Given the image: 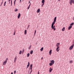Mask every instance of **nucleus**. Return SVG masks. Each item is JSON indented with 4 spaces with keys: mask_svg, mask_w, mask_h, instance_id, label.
<instances>
[{
    "mask_svg": "<svg viewBox=\"0 0 74 74\" xmlns=\"http://www.w3.org/2000/svg\"><path fill=\"white\" fill-rule=\"evenodd\" d=\"M52 54V50H50L49 51V54L51 55Z\"/></svg>",
    "mask_w": 74,
    "mask_h": 74,
    "instance_id": "obj_10",
    "label": "nucleus"
},
{
    "mask_svg": "<svg viewBox=\"0 0 74 74\" xmlns=\"http://www.w3.org/2000/svg\"><path fill=\"white\" fill-rule=\"evenodd\" d=\"M29 56H30V54L29 53H28L27 54V57H29Z\"/></svg>",
    "mask_w": 74,
    "mask_h": 74,
    "instance_id": "obj_20",
    "label": "nucleus"
},
{
    "mask_svg": "<svg viewBox=\"0 0 74 74\" xmlns=\"http://www.w3.org/2000/svg\"><path fill=\"white\" fill-rule=\"evenodd\" d=\"M43 49H44V48L42 47L40 49V51H42V50H43Z\"/></svg>",
    "mask_w": 74,
    "mask_h": 74,
    "instance_id": "obj_22",
    "label": "nucleus"
},
{
    "mask_svg": "<svg viewBox=\"0 0 74 74\" xmlns=\"http://www.w3.org/2000/svg\"><path fill=\"white\" fill-rule=\"evenodd\" d=\"M70 63H73V61H72V60H70Z\"/></svg>",
    "mask_w": 74,
    "mask_h": 74,
    "instance_id": "obj_23",
    "label": "nucleus"
},
{
    "mask_svg": "<svg viewBox=\"0 0 74 74\" xmlns=\"http://www.w3.org/2000/svg\"><path fill=\"white\" fill-rule=\"evenodd\" d=\"M49 65H50V66H52V65H53V64L52 63H51V62H50L49 64Z\"/></svg>",
    "mask_w": 74,
    "mask_h": 74,
    "instance_id": "obj_17",
    "label": "nucleus"
},
{
    "mask_svg": "<svg viewBox=\"0 0 74 74\" xmlns=\"http://www.w3.org/2000/svg\"><path fill=\"white\" fill-rule=\"evenodd\" d=\"M40 9H38L37 10V12L38 13H39V12H40Z\"/></svg>",
    "mask_w": 74,
    "mask_h": 74,
    "instance_id": "obj_12",
    "label": "nucleus"
},
{
    "mask_svg": "<svg viewBox=\"0 0 74 74\" xmlns=\"http://www.w3.org/2000/svg\"><path fill=\"white\" fill-rule=\"evenodd\" d=\"M44 5V3H43L42 4L41 6L42 7Z\"/></svg>",
    "mask_w": 74,
    "mask_h": 74,
    "instance_id": "obj_32",
    "label": "nucleus"
},
{
    "mask_svg": "<svg viewBox=\"0 0 74 74\" xmlns=\"http://www.w3.org/2000/svg\"><path fill=\"white\" fill-rule=\"evenodd\" d=\"M59 45H60L59 43H57L56 44V47H59Z\"/></svg>",
    "mask_w": 74,
    "mask_h": 74,
    "instance_id": "obj_5",
    "label": "nucleus"
},
{
    "mask_svg": "<svg viewBox=\"0 0 74 74\" xmlns=\"http://www.w3.org/2000/svg\"><path fill=\"white\" fill-rule=\"evenodd\" d=\"M21 53H22V51H20L19 52V54L20 55H21Z\"/></svg>",
    "mask_w": 74,
    "mask_h": 74,
    "instance_id": "obj_25",
    "label": "nucleus"
},
{
    "mask_svg": "<svg viewBox=\"0 0 74 74\" xmlns=\"http://www.w3.org/2000/svg\"><path fill=\"white\" fill-rule=\"evenodd\" d=\"M71 28H72V26H70L69 27L68 29H69V30H70V29H71Z\"/></svg>",
    "mask_w": 74,
    "mask_h": 74,
    "instance_id": "obj_11",
    "label": "nucleus"
},
{
    "mask_svg": "<svg viewBox=\"0 0 74 74\" xmlns=\"http://www.w3.org/2000/svg\"><path fill=\"white\" fill-rule=\"evenodd\" d=\"M54 63H55V62L53 60H52L51 61V63L53 64H54Z\"/></svg>",
    "mask_w": 74,
    "mask_h": 74,
    "instance_id": "obj_8",
    "label": "nucleus"
},
{
    "mask_svg": "<svg viewBox=\"0 0 74 74\" xmlns=\"http://www.w3.org/2000/svg\"><path fill=\"white\" fill-rule=\"evenodd\" d=\"M7 61H4L3 63V65H5V64H6V63H7Z\"/></svg>",
    "mask_w": 74,
    "mask_h": 74,
    "instance_id": "obj_3",
    "label": "nucleus"
},
{
    "mask_svg": "<svg viewBox=\"0 0 74 74\" xmlns=\"http://www.w3.org/2000/svg\"><path fill=\"white\" fill-rule=\"evenodd\" d=\"M6 59H7L6 60H5V61H6V62H7V60H8V58H7Z\"/></svg>",
    "mask_w": 74,
    "mask_h": 74,
    "instance_id": "obj_37",
    "label": "nucleus"
},
{
    "mask_svg": "<svg viewBox=\"0 0 74 74\" xmlns=\"http://www.w3.org/2000/svg\"><path fill=\"white\" fill-rule=\"evenodd\" d=\"M64 30H65V28L64 27L62 29V31H64Z\"/></svg>",
    "mask_w": 74,
    "mask_h": 74,
    "instance_id": "obj_19",
    "label": "nucleus"
},
{
    "mask_svg": "<svg viewBox=\"0 0 74 74\" xmlns=\"http://www.w3.org/2000/svg\"><path fill=\"white\" fill-rule=\"evenodd\" d=\"M53 70V69L51 68V67H50L49 70V72H51Z\"/></svg>",
    "mask_w": 74,
    "mask_h": 74,
    "instance_id": "obj_7",
    "label": "nucleus"
},
{
    "mask_svg": "<svg viewBox=\"0 0 74 74\" xmlns=\"http://www.w3.org/2000/svg\"><path fill=\"white\" fill-rule=\"evenodd\" d=\"M33 50H31V51H30V54H32L33 53Z\"/></svg>",
    "mask_w": 74,
    "mask_h": 74,
    "instance_id": "obj_18",
    "label": "nucleus"
},
{
    "mask_svg": "<svg viewBox=\"0 0 74 74\" xmlns=\"http://www.w3.org/2000/svg\"><path fill=\"white\" fill-rule=\"evenodd\" d=\"M55 26H54L53 27V28H52V29H53V31H55V30H56V28H55Z\"/></svg>",
    "mask_w": 74,
    "mask_h": 74,
    "instance_id": "obj_9",
    "label": "nucleus"
},
{
    "mask_svg": "<svg viewBox=\"0 0 74 74\" xmlns=\"http://www.w3.org/2000/svg\"><path fill=\"white\" fill-rule=\"evenodd\" d=\"M20 2H21V0H20Z\"/></svg>",
    "mask_w": 74,
    "mask_h": 74,
    "instance_id": "obj_53",
    "label": "nucleus"
},
{
    "mask_svg": "<svg viewBox=\"0 0 74 74\" xmlns=\"http://www.w3.org/2000/svg\"><path fill=\"white\" fill-rule=\"evenodd\" d=\"M32 66H33V65H32V64L30 66V67H32Z\"/></svg>",
    "mask_w": 74,
    "mask_h": 74,
    "instance_id": "obj_35",
    "label": "nucleus"
},
{
    "mask_svg": "<svg viewBox=\"0 0 74 74\" xmlns=\"http://www.w3.org/2000/svg\"><path fill=\"white\" fill-rule=\"evenodd\" d=\"M45 1H44V0H42V3L43 4H44Z\"/></svg>",
    "mask_w": 74,
    "mask_h": 74,
    "instance_id": "obj_15",
    "label": "nucleus"
},
{
    "mask_svg": "<svg viewBox=\"0 0 74 74\" xmlns=\"http://www.w3.org/2000/svg\"><path fill=\"white\" fill-rule=\"evenodd\" d=\"M30 65V63H29V62H28V64L27 65V68H28L29 67V65Z\"/></svg>",
    "mask_w": 74,
    "mask_h": 74,
    "instance_id": "obj_14",
    "label": "nucleus"
},
{
    "mask_svg": "<svg viewBox=\"0 0 74 74\" xmlns=\"http://www.w3.org/2000/svg\"><path fill=\"white\" fill-rule=\"evenodd\" d=\"M74 45L73 44V45H72L71 46H70V47L69 48V49H70V50H71V49H73V47H74Z\"/></svg>",
    "mask_w": 74,
    "mask_h": 74,
    "instance_id": "obj_2",
    "label": "nucleus"
},
{
    "mask_svg": "<svg viewBox=\"0 0 74 74\" xmlns=\"http://www.w3.org/2000/svg\"><path fill=\"white\" fill-rule=\"evenodd\" d=\"M27 31V30H25L24 32V34H25V35L26 34V31Z\"/></svg>",
    "mask_w": 74,
    "mask_h": 74,
    "instance_id": "obj_13",
    "label": "nucleus"
},
{
    "mask_svg": "<svg viewBox=\"0 0 74 74\" xmlns=\"http://www.w3.org/2000/svg\"><path fill=\"white\" fill-rule=\"evenodd\" d=\"M15 1H16V0H15L14 1V5H15Z\"/></svg>",
    "mask_w": 74,
    "mask_h": 74,
    "instance_id": "obj_30",
    "label": "nucleus"
},
{
    "mask_svg": "<svg viewBox=\"0 0 74 74\" xmlns=\"http://www.w3.org/2000/svg\"><path fill=\"white\" fill-rule=\"evenodd\" d=\"M18 11V9H17L16 8H15V9L14 10V11H15V12H16Z\"/></svg>",
    "mask_w": 74,
    "mask_h": 74,
    "instance_id": "obj_16",
    "label": "nucleus"
},
{
    "mask_svg": "<svg viewBox=\"0 0 74 74\" xmlns=\"http://www.w3.org/2000/svg\"><path fill=\"white\" fill-rule=\"evenodd\" d=\"M14 73H16V71H14Z\"/></svg>",
    "mask_w": 74,
    "mask_h": 74,
    "instance_id": "obj_38",
    "label": "nucleus"
},
{
    "mask_svg": "<svg viewBox=\"0 0 74 74\" xmlns=\"http://www.w3.org/2000/svg\"><path fill=\"white\" fill-rule=\"evenodd\" d=\"M59 47H58L56 49V51H57V52L59 51V50H60V49H59Z\"/></svg>",
    "mask_w": 74,
    "mask_h": 74,
    "instance_id": "obj_4",
    "label": "nucleus"
},
{
    "mask_svg": "<svg viewBox=\"0 0 74 74\" xmlns=\"http://www.w3.org/2000/svg\"><path fill=\"white\" fill-rule=\"evenodd\" d=\"M15 0L16 1V0Z\"/></svg>",
    "mask_w": 74,
    "mask_h": 74,
    "instance_id": "obj_55",
    "label": "nucleus"
},
{
    "mask_svg": "<svg viewBox=\"0 0 74 74\" xmlns=\"http://www.w3.org/2000/svg\"><path fill=\"white\" fill-rule=\"evenodd\" d=\"M6 1L5 2V3H4V6H5V4H6Z\"/></svg>",
    "mask_w": 74,
    "mask_h": 74,
    "instance_id": "obj_26",
    "label": "nucleus"
},
{
    "mask_svg": "<svg viewBox=\"0 0 74 74\" xmlns=\"http://www.w3.org/2000/svg\"><path fill=\"white\" fill-rule=\"evenodd\" d=\"M16 62V60H14V62Z\"/></svg>",
    "mask_w": 74,
    "mask_h": 74,
    "instance_id": "obj_42",
    "label": "nucleus"
},
{
    "mask_svg": "<svg viewBox=\"0 0 74 74\" xmlns=\"http://www.w3.org/2000/svg\"><path fill=\"white\" fill-rule=\"evenodd\" d=\"M34 34V36H35V35H36V34Z\"/></svg>",
    "mask_w": 74,
    "mask_h": 74,
    "instance_id": "obj_47",
    "label": "nucleus"
},
{
    "mask_svg": "<svg viewBox=\"0 0 74 74\" xmlns=\"http://www.w3.org/2000/svg\"><path fill=\"white\" fill-rule=\"evenodd\" d=\"M10 1V0H9V1Z\"/></svg>",
    "mask_w": 74,
    "mask_h": 74,
    "instance_id": "obj_54",
    "label": "nucleus"
},
{
    "mask_svg": "<svg viewBox=\"0 0 74 74\" xmlns=\"http://www.w3.org/2000/svg\"><path fill=\"white\" fill-rule=\"evenodd\" d=\"M73 20H74V18H73Z\"/></svg>",
    "mask_w": 74,
    "mask_h": 74,
    "instance_id": "obj_50",
    "label": "nucleus"
},
{
    "mask_svg": "<svg viewBox=\"0 0 74 74\" xmlns=\"http://www.w3.org/2000/svg\"><path fill=\"white\" fill-rule=\"evenodd\" d=\"M41 59L42 60V59H43V58H41Z\"/></svg>",
    "mask_w": 74,
    "mask_h": 74,
    "instance_id": "obj_43",
    "label": "nucleus"
},
{
    "mask_svg": "<svg viewBox=\"0 0 74 74\" xmlns=\"http://www.w3.org/2000/svg\"><path fill=\"white\" fill-rule=\"evenodd\" d=\"M11 4H12V0L11 1Z\"/></svg>",
    "mask_w": 74,
    "mask_h": 74,
    "instance_id": "obj_45",
    "label": "nucleus"
},
{
    "mask_svg": "<svg viewBox=\"0 0 74 74\" xmlns=\"http://www.w3.org/2000/svg\"><path fill=\"white\" fill-rule=\"evenodd\" d=\"M16 58H17V57L16 56H15V58H14V60H16Z\"/></svg>",
    "mask_w": 74,
    "mask_h": 74,
    "instance_id": "obj_33",
    "label": "nucleus"
},
{
    "mask_svg": "<svg viewBox=\"0 0 74 74\" xmlns=\"http://www.w3.org/2000/svg\"><path fill=\"white\" fill-rule=\"evenodd\" d=\"M21 16V14L20 13H18V19H19V18H20V17Z\"/></svg>",
    "mask_w": 74,
    "mask_h": 74,
    "instance_id": "obj_6",
    "label": "nucleus"
},
{
    "mask_svg": "<svg viewBox=\"0 0 74 74\" xmlns=\"http://www.w3.org/2000/svg\"><path fill=\"white\" fill-rule=\"evenodd\" d=\"M30 4H29V6H28L27 10H29V8H30Z\"/></svg>",
    "mask_w": 74,
    "mask_h": 74,
    "instance_id": "obj_24",
    "label": "nucleus"
},
{
    "mask_svg": "<svg viewBox=\"0 0 74 74\" xmlns=\"http://www.w3.org/2000/svg\"><path fill=\"white\" fill-rule=\"evenodd\" d=\"M11 5L12 6V3L11 4Z\"/></svg>",
    "mask_w": 74,
    "mask_h": 74,
    "instance_id": "obj_52",
    "label": "nucleus"
},
{
    "mask_svg": "<svg viewBox=\"0 0 74 74\" xmlns=\"http://www.w3.org/2000/svg\"><path fill=\"white\" fill-rule=\"evenodd\" d=\"M56 17H55L54 19V21L52 23L53 24H55V23H56Z\"/></svg>",
    "mask_w": 74,
    "mask_h": 74,
    "instance_id": "obj_1",
    "label": "nucleus"
},
{
    "mask_svg": "<svg viewBox=\"0 0 74 74\" xmlns=\"http://www.w3.org/2000/svg\"><path fill=\"white\" fill-rule=\"evenodd\" d=\"M3 1H2V3H1V5H2V4H3Z\"/></svg>",
    "mask_w": 74,
    "mask_h": 74,
    "instance_id": "obj_28",
    "label": "nucleus"
},
{
    "mask_svg": "<svg viewBox=\"0 0 74 74\" xmlns=\"http://www.w3.org/2000/svg\"><path fill=\"white\" fill-rule=\"evenodd\" d=\"M38 74H40V73L39 72V71L38 72Z\"/></svg>",
    "mask_w": 74,
    "mask_h": 74,
    "instance_id": "obj_41",
    "label": "nucleus"
},
{
    "mask_svg": "<svg viewBox=\"0 0 74 74\" xmlns=\"http://www.w3.org/2000/svg\"><path fill=\"white\" fill-rule=\"evenodd\" d=\"M10 1H9V4H10Z\"/></svg>",
    "mask_w": 74,
    "mask_h": 74,
    "instance_id": "obj_49",
    "label": "nucleus"
},
{
    "mask_svg": "<svg viewBox=\"0 0 74 74\" xmlns=\"http://www.w3.org/2000/svg\"><path fill=\"white\" fill-rule=\"evenodd\" d=\"M29 3H30V4H31V3H30V1L29 2Z\"/></svg>",
    "mask_w": 74,
    "mask_h": 74,
    "instance_id": "obj_44",
    "label": "nucleus"
},
{
    "mask_svg": "<svg viewBox=\"0 0 74 74\" xmlns=\"http://www.w3.org/2000/svg\"><path fill=\"white\" fill-rule=\"evenodd\" d=\"M36 30H35L34 34H36Z\"/></svg>",
    "mask_w": 74,
    "mask_h": 74,
    "instance_id": "obj_34",
    "label": "nucleus"
},
{
    "mask_svg": "<svg viewBox=\"0 0 74 74\" xmlns=\"http://www.w3.org/2000/svg\"><path fill=\"white\" fill-rule=\"evenodd\" d=\"M60 0H58V1H60Z\"/></svg>",
    "mask_w": 74,
    "mask_h": 74,
    "instance_id": "obj_48",
    "label": "nucleus"
},
{
    "mask_svg": "<svg viewBox=\"0 0 74 74\" xmlns=\"http://www.w3.org/2000/svg\"><path fill=\"white\" fill-rule=\"evenodd\" d=\"M15 32H14V34H13V35H15Z\"/></svg>",
    "mask_w": 74,
    "mask_h": 74,
    "instance_id": "obj_40",
    "label": "nucleus"
},
{
    "mask_svg": "<svg viewBox=\"0 0 74 74\" xmlns=\"http://www.w3.org/2000/svg\"><path fill=\"white\" fill-rule=\"evenodd\" d=\"M29 26H30V25H29L28 27H27V29H29Z\"/></svg>",
    "mask_w": 74,
    "mask_h": 74,
    "instance_id": "obj_31",
    "label": "nucleus"
},
{
    "mask_svg": "<svg viewBox=\"0 0 74 74\" xmlns=\"http://www.w3.org/2000/svg\"><path fill=\"white\" fill-rule=\"evenodd\" d=\"M32 70H31V71H30L29 74H31V73H32Z\"/></svg>",
    "mask_w": 74,
    "mask_h": 74,
    "instance_id": "obj_36",
    "label": "nucleus"
},
{
    "mask_svg": "<svg viewBox=\"0 0 74 74\" xmlns=\"http://www.w3.org/2000/svg\"><path fill=\"white\" fill-rule=\"evenodd\" d=\"M54 24H52V25H51V28H53V25Z\"/></svg>",
    "mask_w": 74,
    "mask_h": 74,
    "instance_id": "obj_27",
    "label": "nucleus"
},
{
    "mask_svg": "<svg viewBox=\"0 0 74 74\" xmlns=\"http://www.w3.org/2000/svg\"><path fill=\"white\" fill-rule=\"evenodd\" d=\"M73 25H74V23H71V24L70 25L71 26H73Z\"/></svg>",
    "mask_w": 74,
    "mask_h": 74,
    "instance_id": "obj_21",
    "label": "nucleus"
},
{
    "mask_svg": "<svg viewBox=\"0 0 74 74\" xmlns=\"http://www.w3.org/2000/svg\"><path fill=\"white\" fill-rule=\"evenodd\" d=\"M36 44H37V42H36Z\"/></svg>",
    "mask_w": 74,
    "mask_h": 74,
    "instance_id": "obj_51",
    "label": "nucleus"
},
{
    "mask_svg": "<svg viewBox=\"0 0 74 74\" xmlns=\"http://www.w3.org/2000/svg\"><path fill=\"white\" fill-rule=\"evenodd\" d=\"M31 48V46H30L29 47L28 49H30Z\"/></svg>",
    "mask_w": 74,
    "mask_h": 74,
    "instance_id": "obj_29",
    "label": "nucleus"
},
{
    "mask_svg": "<svg viewBox=\"0 0 74 74\" xmlns=\"http://www.w3.org/2000/svg\"><path fill=\"white\" fill-rule=\"evenodd\" d=\"M30 69L31 70H32V67H30Z\"/></svg>",
    "mask_w": 74,
    "mask_h": 74,
    "instance_id": "obj_39",
    "label": "nucleus"
},
{
    "mask_svg": "<svg viewBox=\"0 0 74 74\" xmlns=\"http://www.w3.org/2000/svg\"><path fill=\"white\" fill-rule=\"evenodd\" d=\"M14 74H15V73Z\"/></svg>",
    "mask_w": 74,
    "mask_h": 74,
    "instance_id": "obj_56",
    "label": "nucleus"
},
{
    "mask_svg": "<svg viewBox=\"0 0 74 74\" xmlns=\"http://www.w3.org/2000/svg\"><path fill=\"white\" fill-rule=\"evenodd\" d=\"M11 74H13V73H12V72Z\"/></svg>",
    "mask_w": 74,
    "mask_h": 74,
    "instance_id": "obj_46",
    "label": "nucleus"
}]
</instances>
